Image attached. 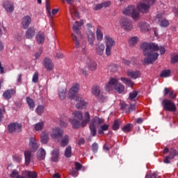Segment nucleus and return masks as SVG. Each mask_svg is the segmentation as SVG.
Returning <instances> with one entry per match:
<instances>
[{"label":"nucleus","instance_id":"1","mask_svg":"<svg viewBox=\"0 0 178 178\" xmlns=\"http://www.w3.org/2000/svg\"><path fill=\"white\" fill-rule=\"evenodd\" d=\"M140 48L143 51V55L147 56L143 59V63L145 65H151L158 59L159 54L155 51H159L161 55H163L166 52L165 47L159 46L156 43L143 42Z\"/></svg>","mask_w":178,"mask_h":178},{"label":"nucleus","instance_id":"2","mask_svg":"<svg viewBox=\"0 0 178 178\" xmlns=\"http://www.w3.org/2000/svg\"><path fill=\"white\" fill-rule=\"evenodd\" d=\"M153 3H155V0H144L143 3H138L136 7L132 5L124 8L122 10V13L124 16H131L134 22H138L141 18L140 12L141 13H147L148 10H149V7Z\"/></svg>","mask_w":178,"mask_h":178},{"label":"nucleus","instance_id":"3","mask_svg":"<svg viewBox=\"0 0 178 178\" xmlns=\"http://www.w3.org/2000/svg\"><path fill=\"white\" fill-rule=\"evenodd\" d=\"M74 118H69V122L71 123L74 129H80V127H86L90 122V113L86 111L84 114L81 111H76L72 113Z\"/></svg>","mask_w":178,"mask_h":178},{"label":"nucleus","instance_id":"4","mask_svg":"<svg viewBox=\"0 0 178 178\" xmlns=\"http://www.w3.org/2000/svg\"><path fill=\"white\" fill-rule=\"evenodd\" d=\"M84 24V20L81 19L79 22L76 21L73 24V31L76 34H72V40L75 44L76 48H80L81 47V41H83V35L80 32V27H81Z\"/></svg>","mask_w":178,"mask_h":178},{"label":"nucleus","instance_id":"5","mask_svg":"<svg viewBox=\"0 0 178 178\" xmlns=\"http://www.w3.org/2000/svg\"><path fill=\"white\" fill-rule=\"evenodd\" d=\"M106 91H113L115 90L119 94H123L124 92V86L119 82V78L111 77L109 81L105 85Z\"/></svg>","mask_w":178,"mask_h":178},{"label":"nucleus","instance_id":"6","mask_svg":"<svg viewBox=\"0 0 178 178\" xmlns=\"http://www.w3.org/2000/svg\"><path fill=\"white\" fill-rule=\"evenodd\" d=\"M104 123L102 118L99 117H95L90 122L89 129L92 137H95L97 136V129Z\"/></svg>","mask_w":178,"mask_h":178},{"label":"nucleus","instance_id":"7","mask_svg":"<svg viewBox=\"0 0 178 178\" xmlns=\"http://www.w3.org/2000/svg\"><path fill=\"white\" fill-rule=\"evenodd\" d=\"M86 26L88 27L86 31L88 42L89 45H91V47H92L94 45V41L95 40V33H94L95 29L94 28V26H92V24H87Z\"/></svg>","mask_w":178,"mask_h":178},{"label":"nucleus","instance_id":"8","mask_svg":"<svg viewBox=\"0 0 178 178\" xmlns=\"http://www.w3.org/2000/svg\"><path fill=\"white\" fill-rule=\"evenodd\" d=\"M168 15V11L166 10H163L161 11H159L156 15V22H159V24L161 27H168L169 26V21L167 19H161V17H163V16H166Z\"/></svg>","mask_w":178,"mask_h":178},{"label":"nucleus","instance_id":"9","mask_svg":"<svg viewBox=\"0 0 178 178\" xmlns=\"http://www.w3.org/2000/svg\"><path fill=\"white\" fill-rule=\"evenodd\" d=\"M79 90H80V84H72L68 93L69 98H70V99H74V101H77L80 97V95L77 94V92H79Z\"/></svg>","mask_w":178,"mask_h":178},{"label":"nucleus","instance_id":"10","mask_svg":"<svg viewBox=\"0 0 178 178\" xmlns=\"http://www.w3.org/2000/svg\"><path fill=\"white\" fill-rule=\"evenodd\" d=\"M120 24L125 31H131V30H133V22L127 17L121 19L120 20Z\"/></svg>","mask_w":178,"mask_h":178},{"label":"nucleus","instance_id":"11","mask_svg":"<svg viewBox=\"0 0 178 178\" xmlns=\"http://www.w3.org/2000/svg\"><path fill=\"white\" fill-rule=\"evenodd\" d=\"M163 106L165 111H168L170 112H176V104L173 103L171 100L164 99L162 102Z\"/></svg>","mask_w":178,"mask_h":178},{"label":"nucleus","instance_id":"12","mask_svg":"<svg viewBox=\"0 0 178 178\" xmlns=\"http://www.w3.org/2000/svg\"><path fill=\"white\" fill-rule=\"evenodd\" d=\"M91 92L95 97H97L102 102L106 99L105 96L101 95V88H99V86H94L91 89Z\"/></svg>","mask_w":178,"mask_h":178},{"label":"nucleus","instance_id":"13","mask_svg":"<svg viewBox=\"0 0 178 178\" xmlns=\"http://www.w3.org/2000/svg\"><path fill=\"white\" fill-rule=\"evenodd\" d=\"M50 136L54 140H57L58 141V140L62 138V136H63V129L59 127H55L52 129Z\"/></svg>","mask_w":178,"mask_h":178},{"label":"nucleus","instance_id":"14","mask_svg":"<svg viewBox=\"0 0 178 178\" xmlns=\"http://www.w3.org/2000/svg\"><path fill=\"white\" fill-rule=\"evenodd\" d=\"M29 145L32 152H35V151H37V149H38V147H40V145H38V142L35 137L30 138Z\"/></svg>","mask_w":178,"mask_h":178},{"label":"nucleus","instance_id":"15","mask_svg":"<svg viewBox=\"0 0 178 178\" xmlns=\"http://www.w3.org/2000/svg\"><path fill=\"white\" fill-rule=\"evenodd\" d=\"M8 131H10V133H13V131L19 133V131H22V124L17 122L10 124L8 125Z\"/></svg>","mask_w":178,"mask_h":178},{"label":"nucleus","instance_id":"16","mask_svg":"<svg viewBox=\"0 0 178 178\" xmlns=\"http://www.w3.org/2000/svg\"><path fill=\"white\" fill-rule=\"evenodd\" d=\"M31 16L30 15H25L22 19V29H24L25 30L29 29V26L30 24H31Z\"/></svg>","mask_w":178,"mask_h":178},{"label":"nucleus","instance_id":"17","mask_svg":"<svg viewBox=\"0 0 178 178\" xmlns=\"http://www.w3.org/2000/svg\"><path fill=\"white\" fill-rule=\"evenodd\" d=\"M120 108L122 111L126 112V113H130V112H133L134 109H136V105L131 104L130 106H128L127 104L124 102L120 103Z\"/></svg>","mask_w":178,"mask_h":178},{"label":"nucleus","instance_id":"18","mask_svg":"<svg viewBox=\"0 0 178 178\" xmlns=\"http://www.w3.org/2000/svg\"><path fill=\"white\" fill-rule=\"evenodd\" d=\"M86 63L89 70H91L92 72L97 70V62L92 60L90 57L88 56L86 57Z\"/></svg>","mask_w":178,"mask_h":178},{"label":"nucleus","instance_id":"19","mask_svg":"<svg viewBox=\"0 0 178 178\" xmlns=\"http://www.w3.org/2000/svg\"><path fill=\"white\" fill-rule=\"evenodd\" d=\"M127 74L129 77L134 79V80L140 79L141 76V72L138 70L134 71L132 70H127Z\"/></svg>","mask_w":178,"mask_h":178},{"label":"nucleus","instance_id":"20","mask_svg":"<svg viewBox=\"0 0 178 178\" xmlns=\"http://www.w3.org/2000/svg\"><path fill=\"white\" fill-rule=\"evenodd\" d=\"M138 27L142 33H148L151 30L149 24L144 22H139Z\"/></svg>","mask_w":178,"mask_h":178},{"label":"nucleus","instance_id":"21","mask_svg":"<svg viewBox=\"0 0 178 178\" xmlns=\"http://www.w3.org/2000/svg\"><path fill=\"white\" fill-rule=\"evenodd\" d=\"M104 40H105L106 47H110L111 48H113V47H115V45L116 44L115 40H113L112 37L109 36V35H105Z\"/></svg>","mask_w":178,"mask_h":178},{"label":"nucleus","instance_id":"22","mask_svg":"<svg viewBox=\"0 0 178 178\" xmlns=\"http://www.w3.org/2000/svg\"><path fill=\"white\" fill-rule=\"evenodd\" d=\"M24 158H25V165L29 166L30 163H31V161H33V154L30 150H26L24 152Z\"/></svg>","mask_w":178,"mask_h":178},{"label":"nucleus","instance_id":"23","mask_svg":"<svg viewBox=\"0 0 178 178\" xmlns=\"http://www.w3.org/2000/svg\"><path fill=\"white\" fill-rule=\"evenodd\" d=\"M78 101V102L76 103V108L77 109H84V108H87V105H88V103H87V102H86V100L80 98L79 99L76 100Z\"/></svg>","mask_w":178,"mask_h":178},{"label":"nucleus","instance_id":"24","mask_svg":"<svg viewBox=\"0 0 178 178\" xmlns=\"http://www.w3.org/2000/svg\"><path fill=\"white\" fill-rule=\"evenodd\" d=\"M40 141L42 144H47L48 142L49 141V134H48V132L45 131H43L41 133Z\"/></svg>","mask_w":178,"mask_h":178},{"label":"nucleus","instance_id":"25","mask_svg":"<svg viewBox=\"0 0 178 178\" xmlns=\"http://www.w3.org/2000/svg\"><path fill=\"white\" fill-rule=\"evenodd\" d=\"M59 156H60L59 149H54L51 152V161L52 162H58Z\"/></svg>","mask_w":178,"mask_h":178},{"label":"nucleus","instance_id":"26","mask_svg":"<svg viewBox=\"0 0 178 178\" xmlns=\"http://www.w3.org/2000/svg\"><path fill=\"white\" fill-rule=\"evenodd\" d=\"M105 51V45L102 43L98 44L95 47V52L99 56L104 55V51Z\"/></svg>","mask_w":178,"mask_h":178},{"label":"nucleus","instance_id":"27","mask_svg":"<svg viewBox=\"0 0 178 178\" xmlns=\"http://www.w3.org/2000/svg\"><path fill=\"white\" fill-rule=\"evenodd\" d=\"M43 65L47 70H52L54 69V64L49 58H44Z\"/></svg>","mask_w":178,"mask_h":178},{"label":"nucleus","instance_id":"28","mask_svg":"<svg viewBox=\"0 0 178 178\" xmlns=\"http://www.w3.org/2000/svg\"><path fill=\"white\" fill-rule=\"evenodd\" d=\"M67 90L66 88H60L58 90V95L59 99L61 101H63V99H65L66 98V95H67Z\"/></svg>","mask_w":178,"mask_h":178},{"label":"nucleus","instance_id":"29","mask_svg":"<svg viewBox=\"0 0 178 178\" xmlns=\"http://www.w3.org/2000/svg\"><path fill=\"white\" fill-rule=\"evenodd\" d=\"M15 94H16V90H15V89H10L6 90L3 92V97L6 98V99H10V98H12V96L15 95Z\"/></svg>","mask_w":178,"mask_h":178},{"label":"nucleus","instance_id":"30","mask_svg":"<svg viewBox=\"0 0 178 178\" xmlns=\"http://www.w3.org/2000/svg\"><path fill=\"white\" fill-rule=\"evenodd\" d=\"M22 175L24 176H26V178H37V177H38L37 172H35L34 171L25 170V171L22 172Z\"/></svg>","mask_w":178,"mask_h":178},{"label":"nucleus","instance_id":"31","mask_svg":"<svg viewBox=\"0 0 178 178\" xmlns=\"http://www.w3.org/2000/svg\"><path fill=\"white\" fill-rule=\"evenodd\" d=\"M70 15H71V17L73 18L75 17V19H79V12L77 11V9H76L75 7H74V6H70Z\"/></svg>","mask_w":178,"mask_h":178},{"label":"nucleus","instance_id":"32","mask_svg":"<svg viewBox=\"0 0 178 178\" xmlns=\"http://www.w3.org/2000/svg\"><path fill=\"white\" fill-rule=\"evenodd\" d=\"M3 8L8 13H10V12H13L14 7L13 3H10L9 1H5L3 3Z\"/></svg>","mask_w":178,"mask_h":178},{"label":"nucleus","instance_id":"33","mask_svg":"<svg viewBox=\"0 0 178 178\" xmlns=\"http://www.w3.org/2000/svg\"><path fill=\"white\" fill-rule=\"evenodd\" d=\"M35 35V30L33 27H30L26 32V38L29 40L33 38Z\"/></svg>","mask_w":178,"mask_h":178},{"label":"nucleus","instance_id":"34","mask_svg":"<svg viewBox=\"0 0 178 178\" xmlns=\"http://www.w3.org/2000/svg\"><path fill=\"white\" fill-rule=\"evenodd\" d=\"M47 155V152H45V149L43 148H40L38 151L37 158L39 159V161H43V159H45V156Z\"/></svg>","mask_w":178,"mask_h":178},{"label":"nucleus","instance_id":"35","mask_svg":"<svg viewBox=\"0 0 178 178\" xmlns=\"http://www.w3.org/2000/svg\"><path fill=\"white\" fill-rule=\"evenodd\" d=\"M35 38L38 44H42L45 41V35L42 32H39Z\"/></svg>","mask_w":178,"mask_h":178},{"label":"nucleus","instance_id":"36","mask_svg":"<svg viewBox=\"0 0 178 178\" xmlns=\"http://www.w3.org/2000/svg\"><path fill=\"white\" fill-rule=\"evenodd\" d=\"M70 140V138L69 137V135H65L61 138L60 140V145L61 147H66L69 144V140Z\"/></svg>","mask_w":178,"mask_h":178},{"label":"nucleus","instance_id":"37","mask_svg":"<svg viewBox=\"0 0 178 178\" xmlns=\"http://www.w3.org/2000/svg\"><path fill=\"white\" fill-rule=\"evenodd\" d=\"M120 80L124 83V84H125L128 87H133V86H134V82H133L131 79L129 78L121 77Z\"/></svg>","mask_w":178,"mask_h":178},{"label":"nucleus","instance_id":"38","mask_svg":"<svg viewBox=\"0 0 178 178\" xmlns=\"http://www.w3.org/2000/svg\"><path fill=\"white\" fill-rule=\"evenodd\" d=\"M44 121L35 124L34 129L35 131H41V130L44 129Z\"/></svg>","mask_w":178,"mask_h":178},{"label":"nucleus","instance_id":"39","mask_svg":"<svg viewBox=\"0 0 178 178\" xmlns=\"http://www.w3.org/2000/svg\"><path fill=\"white\" fill-rule=\"evenodd\" d=\"M137 42H138V37H137V36H134V37L129 38V44L130 45V47H134V45H136V44H137Z\"/></svg>","mask_w":178,"mask_h":178},{"label":"nucleus","instance_id":"40","mask_svg":"<svg viewBox=\"0 0 178 178\" xmlns=\"http://www.w3.org/2000/svg\"><path fill=\"white\" fill-rule=\"evenodd\" d=\"M35 112L39 116H41L42 113L45 112V107L42 105H39L35 110Z\"/></svg>","mask_w":178,"mask_h":178},{"label":"nucleus","instance_id":"41","mask_svg":"<svg viewBox=\"0 0 178 178\" xmlns=\"http://www.w3.org/2000/svg\"><path fill=\"white\" fill-rule=\"evenodd\" d=\"M96 35L97 41H102L104 38V33H102L101 29H99V28L97 29Z\"/></svg>","mask_w":178,"mask_h":178},{"label":"nucleus","instance_id":"42","mask_svg":"<svg viewBox=\"0 0 178 178\" xmlns=\"http://www.w3.org/2000/svg\"><path fill=\"white\" fill-rule=\"evenodd\" d=\"M26 103L28 104L30 109H34L35 106V103H34V100L30 97H26Z\"/></svg>","mask_w":178,"mask_h":178},{"label":"nucleus","instance_id":"43","mask_svg":"<svg viewBox=\"0 0 178 178\" xmlns=\"http://www.w3.org/2000/svg\"><path fill=\"white\" fill-rule=\"evenodd\" d=\"M109 129V127L108 124H105L102 125L99 129H98V134H104V131H106Z\"/></svg>","mask_w":178,"mask_h":178},{"label":"nucleus","instance_id":"44","mask_svg":"<svg viewBox=\"0 0 178 178\" xmlns=\"http://www.w3.org/2000/svg\"><path fill=\"white\" fill-rule=\"evenodd\" d=\"M170 73H172L170 70H164L161 72L160 74V77H164V78L169 77L170 76Z\"/></svg>","mask_w":178,"mask_h":178},{"label":"nucleus","instance_id":"45","mask_svg":"<svg viewBox=\"0 0 178 178\" xmlns=\"http://www.w3.org/2000/svg\"><path fill=\"white\" fill-rule=\"evenodd\" d=\"M137 95H138V92H137L136 90H134L132 92L129 93V99H131V101H136Z\"/></svg>","mask_w":178,"mask_h":178},{"label":"nucleus","instance_id":"46","mask_svg":"<svg viewBox=\"0 0 178 178\" xmlns=\"http://www.w3.org/2000/svg\"><path fill=\"white\" fill-rule=\"evenodd\" d=\"M65 156L66 158H70L72 156V147L68 146L65 151Z\"/></svg>","mask_w":178,"mask_h":178},{"label":"nucleus","instance_id":"47","mask_svg":"<svg viewBox=\"0 0 178 178\" xmlns=\"http://www.w3.org/2000/svg\"><path fill=\"white\" fill-rule=\"evenodd\" d=\"M176 155H177V151H176V149H171L168 156L172 159L175 158Z\"/></svg>","mask_w":178,"mask_h":178},{"label":"nucleus","instance_id":"48","mask_svg":"<svg viewBox=\"0 0 178 178\" xmlns=\"http://www.w3.org/2000/svg\"><path fill=\"white\" fill-rule=\"evenodd\" d=\"M130 130H131V124H128L127 125H125L123 128H122V131H124V133H127L129 132Z\"/></svg>","mask_w":178,"mask_h":178},{"label":"nucleus","instance_id":"49","mask_svg":"<svg viewBox=\"0 0 178 178\" xmlns=\"http://www.w3.org/2000/svg\"><path fill=\"white\" fill-rule=\"evenodd\" d=\"M10 177L12 178H17L19 177V171L17 170H13L10 175Z\"/></svg>","mask_w":178,"mask_h":178},{"label":"nucleus","instance_id":"50","mask_svg":"<svg viewBox=\"0 0 178 178\" xmlns=\"http://www.w3.org/2000/svg\"><path fill=\"white\" fill-rule=\"evenodd\" d=\"M112 48L108 46H106V56H111L112 54Z\"/></svg>","mask_w":178,"mask_h":178},{"label":"nucleus","instance_id":"51","mask_svg":"<svg viewBox=\"0 0 178 178\" xmlns=\"http://www.w3.org/2000/svg\"><path fill=\"white\" fill-rule=\"evenodd\" d=\"M59 124H60V127H67V122H66V121H65V120H63L62 118L59 120Z\"/></svg>","mask_w":178,"mask_h":178},{"label":"nucleus","instance_id":"52","mask_svg":"<svg viewBox=\"0 0 178 178\" xmlns=\"http://www.w3.org/2000/svg\"><path fill=\"white\" fill-rule=\"evenodd\" d=\"M120 126V124L118 120H115L113 125V130H118Z\"/></svg>","mask_w":178,"mask_h":178},{"label":"nucleus","instance_id":"53","mask_svg":"<svg viewBox=\"0 0 178 178\" xmlns=\"http://www.w3.org/2000/svg\"><path fill=\"white\" fill-rule=\"evenodd\" d=\"M13 160L16 162H21L22 161V155L20 154H15L13 156Z\"/></svg>","mask_w":178,"mask_h":178},{"label":"nucleus","instance_id":"54","mask_svg":"<svg viewBox=\"0 0 178 178\" xmlns=\"http://www.w3.org/2000/svg\"><path fill=\"white\" fill-rule=\"evenodd\" d=\"M32 81L33 83H38V72H35L33 76Z\"/></svg>","mask_w":178,"mask_h":178},{"label":"nucleus","instance_id":"55","mask_svg":"<svg viewBox=\"0 0 178 178\" xmlns=\"http://www.w3.org/2000/svg\"><path fill=\"white\" fill-rule=\"evenodd\" d=\"M92 149L93 152H97L98 151V144L97 143H93L92 145Z\"/></svg>","mask_w":178,"mask_h":178},{"label":"nucleus","instance_id":"56","mask_svg":"<svg viewBox=\"0 0 178 178\" xmlns=\"http://www.w3.org/2000/svg\"><path fill=\"white\" fill-rule=\"evenodd\" d=\"M102 8H104V4L102 3H99L97 5H96L94 8L95 10H99V9H102Z\"/></svg>","mask_w":178,"mask_h":178},{"label":"nucleus","instance_id":"57","mask_svg":"<svg viewBox=\"0 0 178 178\" xmlns=\"http://www.w3.org/2000/svg\"><path fill=\"white\" fill-rule=\"evenodd\" d=\"M156 176H158V174L156 173H152L150 175H147L145 176V178H156Z\"/></svg>","mask_w":178,"mask_h":178},{"label":"nucleus","instance_id":"58","mask_svg":"<svg viewBox=\"0 0 178 178\" xmlns=\"http://www.w3.org/2000/svg\"><path fill=\"white\" fill-rule=\"evenodd\" d=\"M46 9L49 16H51V8H49V3L48 2V0L46 1Z\"/></svg>","mask_w":178,"mask_h":178},{"label":"nucleus","instance_id":"59","mask_svg":"<svg viewBox=\"0 0 178 178\" xmlns=\"http://www.w3.org/2000/svg\"><path fill=\"white\" fill-rule=\"evenodd\" d=\"M74 165H75V170H80V169H81V164H80V163L75 162Z\"/></svg>","mask_w":178,"mask_h":178},{"label":"nucleus","instance_id":"60","mask_svg":"<svg viewBox=\"0 0 178 178\" xmlns=\"http://www.w3.org/2000/svg\"><path fill=\"white\" fill-rule=\"evenodd\" d=\"M71 175L72 176H73V177H77V176L79 175V172L77 170H73L71 171Z\"/></svg>","mask_w":178,"mask_h":178},{"label":"nucleus","instance_id":"61","mask_svg":"<svg viewBox=\"0 0 178 178\" xmlns=\"http://www.w3.org/2000/svg\"><path fill=\"white\" fill-rule=\"evenodd\" d=\"M171 62H172V63H176V62H178V54L174 56L172 58Z\"/></svg>","mask_w":178,"mask_h":178},{"label":"nucleus","instance_id":"62","mask_svg":"<svg viewBox=\"0 0 178 178\" xmlns=\"http://www.w3.org/2000/svg\"><path fill=\"white\" fill-rule=\"evenodd\" d=\"M172 159L168 156H166L164 160H163V163H170V160Z\"/></svg>","mask_w":178,"mask_h":178},{"label":"nucleus","instance_id":"63","mask_svg":"<svg viewBox=\"0 0 178 178\" xmlns=\"http://www.w3.org/2000/svg\"><path fill=\"white\" fill-rule=\"evenodd\" d=\"M102 4H103V8H108V6H111V1H105L104 3H102Z\"/></svg>","mask_w":178,"mask_h":178},{"label":"nucleus","instance_id":"64","mask_svg":"<svg viewBox=\"0 0 178 178\" xmlns=\"http://www.w3.org/2000/svg\"><path fill=\"white\" fill-rule=\"evenodd\" d=\"M56 58H58V59H62L63 58V54H62L60 52H57L56 54Z\"/></svg>","mask_w":178,"mask_h":178}]
</instances>
